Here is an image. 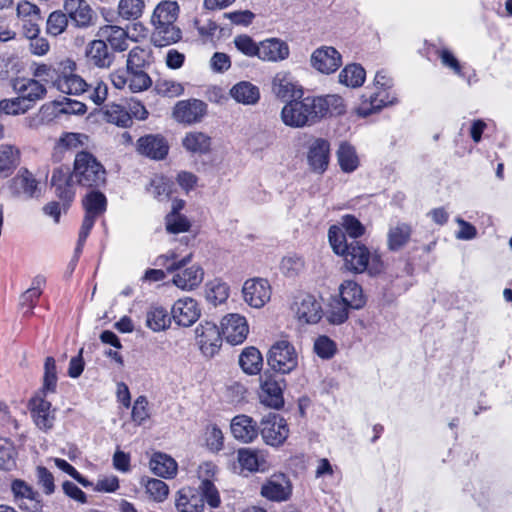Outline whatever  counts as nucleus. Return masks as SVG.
<instances>
[{
	"label": "nucleus",
	"instance_id": "obj_1",
	"mask_svg": "<svg viewBox=\"0 0 512 512\" xmlns=\"http://www.w3.org/2000/svg\"><path fill=\"white\" fill-rule=\"evenodd\" d=\"M346 112L344 100L339 95L302 96L288 101L281 110L282 122L291 128L313 126L326 117Z\"/></svg>",
	"mask_w": 512,
	"mask_h": 512
},
{
	"label": "nucleus",
	"instance_id": "obj_2",
	"mask_svg": "<svg viewBox=\"0 0 512 512\" xmlns=\"http://www.w3.org/2000/svg\"><path fill=\"white\" fill-rule=\"evenodd\" d=\"M215 470V465L209 462L199 466V487L187 486L177 492L175 506L178 512H203L205 502L211 508L220 506V494L212 480Z\"/></svg>",
	"mask_w": 512,
	"mask_h": 512
},
{
	"label": "nucleus",
	"instance_id": "obj_3",
	"mask_svg": "<svg viewBox=\"0 0 512 512\" xmlns=\"http://www.w3.org/2000/svg\"><path fill=\"white\" fill-rule=\"evenodd\" d=\"M73 169L75 181L81 187L99 189L106 184V170L91 152H78Z\"/></svg>",
	"mask_w": 512,
	"mask_h": 512
},
{
	"label": "nucleus",
	"instance_id": "obj_4",
	"mask_svg": "<svg viewBox=\"0 0 512 512\" xmlns=\"http://www.w3.org/2000/svg\"><path fill=\"white\" fill-rule=\"evenodd\" d=\"M374 85L379 89L377 92L365 93L362 95V103L357 108L359 116L368 117L373 113L380 111L383 107L397 103L396 97H390L386 92L393 86L392 79L386 71H378L374 78Z\"/></svg>",
	"mask_w": 512,
	"mask_h": 512
},
{
	"label": "nucleus",
	"instance_id": "obj_5",
	"mask_svg": "<svg viewBox=\"0 0 512 512\" xmlns=\"http://www.w3.org/2000/svg\"><path fill=\"white\" fill-rule=\"evenodd\" d=\"M267 363L275 372L288 374L298 366V354L289 341L279 340L269 349Z\"/></svg>",
	"mask_w": 512,
	"mask_h": 512
},
{
	"label": "nucleus",
	"instance_id": "obj_6",
	"mask_svg": "<svg viewBox=\"0 0 512 512\" xmlns=\"http://www.w3.org/2000/svg\"><path fill=\"white\" fill-rule=\"evenodd\" d=\"M191 258H182L179 262L166 264L168 272L178 271L173 276V283L181 289H193L203 280V268L197 264L186 267Z\"/></svg>",
	"mask_w": 512,
	"mask_h": 512
},
{
	"label": "nucleus",
	"instance_id": "obj_7",
	"mask_svg": "<svg viewBox=\"0 0 512 512\" xmlns=\"http://www.w3.org/2000/svg\"><path fill=\"white\" fill-rule=\"evenodd\" d=\"M259 433L267 445L277 447L288 438L289 428L283 417L271 412L262 418Z\"/></svg>",
	"mask_w": 512,
	"mask_h": 512
},
{
	"label": "nucleus",
	"instance_id": "obj_8",
	"mask_svg": "<svg viewBox=\"0 0 512 512\" xmlns=\"http://www.w3.org/2000/svg\"><path fill=\"white\" fill-rule=\"evenodd\" d=\"M328 239L335 254L338 256H372L369 249L358 240L347 241L346 234L337 225L330 226Z\"/></svg>",
	"mask_w": 512,
	"mask_h": 512
},
{
	"label": "nucleus",
	"instance_id": "obj_9",
	"mask_svg": "<svg viewBox=\"0 0 512 512\" xmlns=\"http://www.w3.org/2000/svg\"><path fill=\"white\" fill-rule=\"evenodd\" d=\"M14 502L26 512H42L43 502L40 493L22 479H15L11 483Z\"/></svg>",
	"mask_w": 512,
	"mask_h": 512
},
{
	"label": "nucleus",
	"instance_id": "obj_10",
	"mask_svg": "<svg viewBox=\"0 0 512 512\" xmlns=\"http://www.w3.org/2000/svg\"><path fill=\"white\" fill-rule=\"evenodd\" d=\"M208 105L196 98L178 101L173 108V118L186 125L199 123L206 116Z\"/></svg>",
	"mask_w": 512,
	"mask_h": 512
},
{
	"label": "nucleus",
	"instance_id": "obj_11",
	"mask_svg": "<svg viewBox=\"0 0 512 512\" xmlns=\"http://www.w3.org/2000/svg\"><path fill=\"white\" fill-rule=\"evenodd\" d=\"M169 149V143L162 134H146L135 144V150L139 155L155 161L164 160Z\"/></svg>",
	"mask_w": 512,
	"mask_h": 512
},
{
	"label": "nucleus",
	"instance_id": "obj_12",
	"mask_svg": "<svg viewBox=\"0 0 512 512\" xmlns=\"http://www.w3.org/2000/svg\"><path fill=\"white\" fill-rule=\"evenodd\" d=\"M61 74L57 79L56 88L65 94L79 95L87 90L88 84L79 75L75 74L76 63L70 59L60 63Z\"/></svg>",
	"mask_w": 512,
	"mask_h": 512
},
{
	"label": "nucleus",
	"instance_id": "obj_13",
	"mask_svg": "<svg viewBox=\"0 0 512 512\" xmlns=\"http://www.w3.org/2000/svg\"><path fill=\"white\" fill-rule=\"evenodd\" d=\"M63 9L69 21L77 28L95 25L98 16L86 0H65Z\"/></svg>",
	"mask_w": 512,
	"mask_h": 512
},
{
	"label": "nucleus",
	"instance_id": "obj_14",
	"mask_svg": "<svg viewBox=\"0 0 512 512\" xmlns=\"http://www.w3.org/2000/svg\"><path fill=\"white\" fill-rule=\"evenodd\" d=\"M272 92L286 103L294 98H302L304 89L290 72H278L272 80Z\"/></svg>",
	"mask_w": 512,
	"mask_h": 512
},
{
	"label": "nucleus",
	"instance_id": "obj_15",
	"mask_svg": "<svg viewBox=\"0 0 512 512\" xmlns=\"http://www.w3.org/2000/svg\"><path fill=\"white\" fill-rule=\"evenodd\" d=\"M311 66L322 74H332L342 65L340 52L332 46H321L311 55Z\"/></svg>",
	"mask_w": 512,
	"mask_h": 512
},
{
	"label": "nucleus",
	"instance_id": "obj_16",
	"mask_svg": "<svg viewBox=\"0 0 512 512\" xmlns=\"http://www.w3.org/2000/svg\"><path fill=\"white\" fill-rule=\"evenodd\" d=\"M45 397L43 394L36 395L29 400L28 404L35 425L42 431L52 429L55 421V409H52L51 402Z\"/></svg>",
	"mask_w": 512,
	"mask_h": 512
},
{
	"label": "nucleus",
	"instance_id": "obj_17",
	"mask_svg": "<svg viewBox=\"0 0 512 512\" xmlns=\"http://www.w3.org/2000/svg\"><path fill=\"white\" fill-rule=\"evenodd\" d=\"M330 162V143L324 138H316L308 147L307 163L316 174H324Z\"/></svg>",
	"mask_w": 512,
	"mask_h": 512
},
{
	"label": "nucleus",
	"instance_id": "obj_18",
	"mask_svg": "<svg viewBox=\"0 0 512 512\" xmlns=\"http://www.w3.org/2000/svg\"><path fill=\"white\" fill-rule=\"evenodd\" d=\"M242 293L245 302L249 306L261 308L270 300L271 288L266 279H249L245 281Z\"/></svg>",
	"mask_w": 512,
	"mask_h": 512
},
{
	"label": "nucleus",
	"instance_id": "obj_19",
	"mask_svg": "<svg viewBox=\"0 0 512 512\" xmlns=\"http://www.w3.org/2000/svg\"><path fill=\"white\" fill-rule=\"evenodd\" d=\"M222 334L232 345L241 344L247 337L249 328L245 317L229 314L221 321Z\"/></svg>",
	"mask_w": 512,
	"mask_h": 512
},
{
	"label": "nucleus",
	"instance_id": "obj_20",
	"mask_svg": "<svg viewBox=\"0 0 512 512\" xmlns=\"http://www.w3.org/2000/svg\"><path fill=\"white\" fill-rule=\"evenodd\" d=\"M171 314L176 324L190 327L199 319L200 309L192 298L179 299L173 304Z\"/></svg>",
	"mask_w": 512,
	"mask_h": 512
},
{
	"label": "nucleus",
	"instance_id": "obj_21",
	"mask_svg": "<svg viewBox=\"0 0 512 512\" xmlns=\"http://www.w3.org/2000/svg\"><path fill=\"white\" fill-rule=\"evenodd\" d=\"M296 315L298 319L306 324H316L323 316L321 302L312 294H301L296 302Z\"/></svg>",
	"mask_w": 512,
	"mask_h": 512
},
{
	"label": "nucleus",
	"instance_id": "obj_22",
	"mask_svg": "<svg viewBox=\"0 0 512 512\" xmlns=\"http://www.w3.org/2000/svg\"><path fill=\"white\" fill-rule=\"evenodd\" d=\"M195 332L203 353L212 356L219 349L222 342L217 324L210 321L201 322Z\"/></svg>",
	"mask_w": 512,
	"mask_h": 512
},
{
	"label": "nucleus",
	"instance_id": "obj_23",
	"mask_svg": "<svg viewBox=\"0 0 512 512\" xmlns=\"http://www.w3.org/2000/svg\"><path fill=\"white\" fill-rule=\"evenodd\" d=\"M291 493V483L284 474L273 475L261 487V495L271 501H286Z\"/></svg>",
	"mask_w": 512,
	"mask_h": 512
},
{
	"label": "nucleus",
	"instance_id": "obj_24",
	"mask_svg": "<svg viewBox=\"0 0 512 512\" xmlns=\"http://www.w3.org/2000/svg\"><path fill=\"white\" fill-rule=\"evenodd\" d=\"M230 428L234 438L243 443H250L259 435L257 422L252 417L244 414L235 416L231 420Z\"/></svg>",
	"mask_w": 512,
	"mask_h": 512
},
{
	"label": "nucleus",
	"instance_id": "obj_25",
	"mask_svg": "<svg viewBox=\"0 0 512 512\" xmlns=\"http://www.w3.org/2000/svg\"><path fill=\"white\" fill-rule=\"evenodd\" d=\"M13 88L26 102V105L31 104V108L36 101L44 98L47 93L45 86L35 79H16Z\"/></svg>",
	"mask_w": 512,
	"mask_h": 512
},
{
	"label": "nucleus",
	"instance_id": "obj_26",
	"mask_svg": "<svg viewBox=\"0 0 512 512\" xmlns=\"http://www.w3.org/2000/svg\"><path fill=\"white\" fill-rule=\"evenodd\" d=\"M86 57L98 68H109L114 61L113 52L109 51L107 43L100 37L88 44Z\"/></svg>",
	"mask_w": 512,
	"mask_h": 512
},
{
	"label": "nucleus",
	"instance_id": "obj_27",
	"mask_svg": "<svg viewBox=\"0 0 512 512\" xmlns=\"http://www.w3.org/2000/svg\"><path fill=\"white\" fill-rule=\"evenodd\" d=\"M343 267L354 273L366 272L369 276H377L384 270L382 258H344Z\"/></svg>",
	"mask_w": 512,
	"mask_h": 512
},
{
	"label": "nucleus",
	"instance_id": "obj_28",
	"mask_svg": "<svg viewBox=\"0 0 512 512\" xmlns=\"http://www.w3.org/2000/svg\"><path fill=\"white\" fill-rule=\"evenodd\" d=\"M340 297L342 303L350 309L359 310L366 304V297L362 287L355 281H345L340 286Z\"/></svg>",
	"mask_w": 512,
	"mask_h": 512
},
{
	"label": "nucleus",
	"instance_id": "obj_29",
	"mask_svg": "<svg viewBox=\"0 0 512 512\" xmlns=\"http://www.w3.org/2000/svg\"><path fill=\"white\" fill-rule=\"evenodd\" d=\"M154 31L151 34V42L155 47H166L177 43L182 38V31L172 24L153 25Z\"/></svg>",
	"mask_w": 512,
	"mask_h": 512
},
{
	"label": "nucleus",
	"instance_id": "obj_30",
	"mask_svg": "<svg viewBox=\"0 0 512 512\" xmlns=\"http://www.w3.org/2000/svg\"><path fill=\"white\" fill-rule=\"evenodd\" d=\"M289 56L288 45L279 39L271 38L260 42L258 58L263 61H280Z\"/></svg>",
	"mask_w": 512,
	"mask_h": 512
},
{
	"label": "nucleus",
	"instance_id": "obj_31",
	"mask_svg": "<svg viewBox=\"0 0 512 512\" xmlns=\"http://www.w3.org/2000/svg\"><path fill=\"white\" fill-rule=\"evenodd\" d=\"M259 398L263 405L273 409H280L284 405L282 388L276 380L271 378L262 382Z\"/></svg>",
	"mask_w": 512,
	"mask_h": 512
},
{
	"label": "nucleus",
	"instance_id": "obj_32",
	"mask_svg": "<svg viewBox=\"0 0 512 512\" xmlns=\"http://www.w3.org/2000/svg\"><path fill=\"white\" fill-rule=\"evenodd\" d=\"M229 95L237 102L243 105H255L260 100V90L258 86L249 81H240L233 85Z\"/></svg>",
	"mask_w": 512,
	"mask_h": 512
},
{
	"label": "nucleus",
	"instance_id": "obj_33",
	"mask_svg": "<svg viewBox=\"0 0 512 512\" xmlns=\"http://www.w3.org/2000/svg\"><path fill=\"white\" fill-rule=\"evenodd\" d=\"M97 36L109 43L114 51L122 52L128 48V34L119 26L105 25L99 29Z\"/></svg>",
	"mask_w": 512,
	"mask_h": 512
},
{
	"label": "nucleus",
	"instance_id": "obj_34",
	"mask_svg": "<svg viewBox=\"0 0 512 512\" xmlns=\"http://www.w3.org/2000/svg\"><path fill=\"white\" fill-rule=\"evenodd\" d=\"M212 139L203 132H188L182 139V146L193 154H207L211 150Z\"/></svg>",
	"mask_w": 512,
	"mask_h": 512
},
{
	"label": "nucleus",
	"instance_id": "obj_35",
	"mask_svg": "<svg viewBox=\"0 0 512 512\" xmlns=\"http://www.w3.org/2000/svg\"><path fill=\"white\" fill-rule=\"evenodd\" d=\"M179 5L176 1H162L154 9L151 17L153 25L172 24L178 18Z\"/></svg>",
	"mask_w": 512,
	"mask_h": 512
},
{
	"label": "nucleus",
	"instance_id": "obj_36",
	"mask_svg": "<svg viewBox=\"0 0 512 512\" xmlns=\"http://www.w3.org/2000/svg\"><path fill=\"white\" fill-rule=\"evenodd\" d=\"M20 162V152L14 146L0 145V178L9 177Z\"/></svg>",
	"mask_w": 512,
	"mask_h": 512
},
{
	"label": "nucleus",
	"instance_id": "obj_37",
	"mask_svg": "<svg viewBox=\"0 0 512 512\" xmlns=\"http://www.w3.org/2000/svg\"><path fill=\"white\" fill-rule=\"evenodd\" d=\"M104 119L111 124L121 128H129L133 124L132 116L125 107L110 103L107 104L103 111Z\"/></svg>",
	"mask_w": 512,
	"mask_h": 512
},
{
	"label": "nucleus",
	"instance_id": "obj_38",
	"mask_svg": "<svg viewBox=\"0 0 512 512\" xmlns=\"http://www.w3.org/2000/svg\"><path fill=\"white\" fill-rule=\"evenodd\" d=\"M239 365L249 375L259 373L263 365L260 351L253 346L245 348L239 356Z\"/></svg>",
	"mask_w": 512,
	"mask_h": 512
},
{
	"label": "nucleus",
	"instance_id": "obj_39",
	"mask_svg": "<svg viewBox=\"0 0 512 512\" xmlns=\"http://www.w3.org/2000/svg\"><path fill=\"white\" fill-rule=\"evenodd\" d=\"M80 133L66 132L56 141L53 152L52 160L54 162H60L63 159V155L66 151L78 148L83 144Z\"/></svg>",
	"mask_w": 512,
	"mask_h": 512
},
{
	"label": "nucleus",
	"instance_id": "obj_40",
	"mask_svg": "<svg viewBox=\"0 0 512 512\" xmlns=\"http://www.w3.org/2000/svg\"><path fill=\"white\" fill-rule=\"evenodd\" d=\"M46 283L43 275H37L32 279L31 286L25 290L19 298V306L21 309L34 308L42 295V288Z\"/></svg>",
	"mask_w": 512,
	"mask_h": 512
},
{
	"label": "nucleus",
	"instance_id": "obj_41",
	"mask_svg": "<svg viewBox=\"0 0 512 512\" xmlns=\"http://www.w3.org/2000/svg\"><path fill=\"white\" fill-rule=\"evenodd\" d=\"M152 472L160 477H173L177 472V463L170 456L163 453H155L150 460Z\"/></svg>",
	"mask_w": 512,
	"mask_h": 512
},
{
	"label": "nucleus",
	"instance_id": "obj_42",
	"mask_svg": "<svg viewBox=\"0 0 512 512\" xmlns=\"http://www.w3.org/2000/svg\"><path fill=\"white\" fill-rule=\"evenodd\" d=\"M171 317L168 311L158 305H152L146 313V326L154 332L167 329L170 326Z\"/></svg>",
	"mask_w": 512,
	"mask_h": 512
},
{
	"label": "nucleus",
	"instance_id": "obj_43",
	"mask_svg": "<svg viewBox=\"0 0 512 512\" xmlns=\"http://www.w3.org/2000/svg\"><path fill=\"white\" fill-rule=\"evenodd\" d=\"M366 78L365 69L357 63L346 65L339 73V82L347 87L357 88L363 85Z\"/></svg>",
	"mask_w": 512,
	"mask_h": 512
},
{
	"label": "nucleus",
	"instance_id": "obj_44",
	"mask_svg": "<svg viewBox=\"0 0 512 512\" xmlns=\"http://www.w3.org/2000/svg\"><path fill=\"white\" fill-rule=\"evenodd\" d=\"M337 160L341 170L345 173H351L359 166L356 150L347 142L340 144L337 150Z\"/></svg>",
	"mask_w": 512,
	"mask_h": 512
},
{
	"label": "nucleus",
	"instance_id": "obj_45",
	"mask_svg": "<svg viewBox=\"0 0 512 512\" xmlns=\"http://www.w3.org/2000/svg\"><path fill=\"white\" fill-rule=\"evenodd\" d=\"M85 213L100 216L107 209V198L99 191L92 189L83 199Z\"/></svg>",
	"mask_w": 512,
	"mask_h": 512
},
{
	"label": "nucleus",
	"instance_id": "obj_46",
	"mask_svg": "<svg viewBox=\"0 0 512 512\" xmlns=\"http://www.w3.org/2000/svg\"><path fill=\"white\" fill-rule=\"evenodd\" d=\"M229 291L230 288L227 283L220 279H214L206 285V299L209 303L217 306L227 300Z\"/></svg>",
	"mask_w": 512,
	"mask_h": 512
},
{
	"label": "nucleus",
	"instance_id": "obj_47",
	"mask_svg": "<svg viewBox=\"0 0 512 512\" xmlns=\"http://www.w3.org/2000/svg\"><path fill=\"white\" fill-rule=\"evenodd\" d=\"M57 381L56 361L52 356H48L44 363V376L41 393L44 396H47L48 393H55Z\"/></svg>",
	"mask_w": 512,
	"mask_h": 512
},
{
	"label": "nucleus",
	"instance_id": "obj_48",
	"mask_svg": "<svg viewBox=\"0 0 512 512\" xmlns=\"http://www.w3.org/2000/svg\"><path fill=\"white\" fill-rule=\"evenodd\" d=\"M411 235V228L407 224H399L391 228L388 233V245L390 250L397 251L407 243Z\"/></svg>",
	"mask_w": 512,
	"mask_h": 512
},
{
	"label": "nucleus",
	"instance_id": "obj_49",
	"mask_svg": "<svg viewBox=\"0 0 512 512\" xmlns=\"http://www.w3.org/2000/svg\"><path fill=\"white\" fill-rule=\"evenodd\" d=\"M13 184L19 187L28 197H34L38 190V182L33 177L32 173L26 168H21L16 177L12 179Z\"/></svg>",
	"mask_w": 512,
	"mask_h": 512
},
{
	"label": "nucleus",
	"instance_id": "obj_50",
	"mask_svg": "<svg viewBox=\"0 0 512 512\" xmlns=\"http://www.w3.org/2000/svg\"><path fill=\"white\" fill-rule=\"evenodd\" d=\"M144 7V0H120L118 11L122 18L135 20L141 17Z\"/></svg>",
	"mask_w": 512,
	"mask_h": 512
},
{
	"label": "nucleus",
	"instance_id": "obj_51",
	"mask_svg": "<svg viewBox=\"0 0 512 512\" xmlns=\"http://www.w3.org/2000/svg\"><path fill=\"white\" fill-rule=\"evenodd\" d=\"M16 466V450L7 438H0V468L11 470Z\"/></svg>",
	"mask_w": 512,
	"mask_h": 512
},
{
	"label": "nucleus",
	"instance_id": "obj_52",
	"mask_svg": "<svg viewBox=\"0 0 512 512\" xmlns=\"http://www.w3.org/2000/svg\"><path fill=\"white\" fill-rule=\"evenodd\" d=\"M69 18L65 11H53L47 19V32L53 36H58L66 29Z\"/></svg>",
	"mask_w": 512,
	"mask_h": 512
},
{
	"label": "nucleus",
	"instance_id": "obj_53",
	"mask_svg": "<svg viewBox=\"0 0 512 512\" xmlns=\"http://www.w3.org/2000/svg\"><path fill=\"white\" fill-rule=\"evenodd\" d=\"M150 185L152 194L158 200L169 198L174 188V182L165 176L154 178Z\"/></svg>",
	"mask_w": 512,
	"mask_h": 512
},
{
	"label": "nucleus",
	"instance_id": "obj_54",
	"mask_svg": "<svg viewBox=\"0 0 512 512\" xmlns=\"http://www.w3.org/2000/svg\"><path fill=\"white\" fill-rule=\"evenodd\" d=\"M341 225L344 233L352 240H357L365 233L364 225L352 214H345L341 217Z\"/></svg>",
	"mask_w": 512,
	"mask_h": 512
},
{
	"label": "nucleus",
	"instance_id": "obj_55",
	"mask_svg": "<svg viewBox=\"0 0 512 512\" xmlns=\"http://www.w3.org/2000/svg\"><path fill=\"white\" fill-rule=\"evenodd\" d=\"M234 44L238 51L248 57H258L260 44L247 34H241L234 38Z\"/></svg>",
	"mask_w": 512,
	"mask_h": 512
},
{
	"label": "nucleus",
	"instance_id": "obj_56",
	"mask_svg": "<svg viewBox=\"0 0 512 512\" xmlns=\"http://www.w3.org/2000/svg\"><path fill=\"white\" fill-rule=\"evenodd\" d=\"M237 459L242 469H246L250 472L259 469V456L256 450L241 448L237 452Z\"/></svg>",
	"mask_w": 512,
	"mask_h": 512
},
{
	"label": "nucleus",
	"instance_id": "obj_57",
	"mask_svg": "<svg viewBox=\"0 0 512 512\" xmlns=\"http://www.w3.org/2000/svg\"><path fill=\"white\" fill-rule=\"evenodd\" d=\"M33 66H35L33 70L34 77L39 78L41 81L46 83L52 82L56 87L57 79L59 78L62 69L60 65L58 69L47 64H33Z\"/></svg>",
	"mask_w": 512,
	"mask_h": 512
},
{
	"label": "nucleus",
	"instance_id": "obj_58",
	"mask_svg": "<svg viewBox=\"0 0 512 512\" xmlns=\"http://www.w3.org/2000/svg\"><path fill=\"white\" fill-rule=\"evenodd\" d=\"M145 488L146 492L157 502H163L169 493L168 485L160 479H148Z\"/></svg>",
	"mask_w": 512,
	"mask_h": 512
},
{
	"label": "nucleus",
	"instance_id": "obj_59",
	"mask_svg": "<svg viewBox=\"0 0 512 512\" xmlns=\"http://www.w3.org/2000/svg\"><path fill=\"white\" fill-rule=\"evenodd\" d=\"M29 109H31V104L26 105L21 96L13 99H4L0 101V112H3L8 115H17L20 113H25Z\"/></svg>",
	"mask_w": 512,
	"mask_h": 512
},
{
	"label": "nucleus",
	"instance_id": "obj_60",
	"mask_svg": "<svg viewBox=\"0 0 512 512\" xmlns=\"http://www.w3.org/2000/svg\"><path fill=\"white\" fill-rule=\"evenodd\" d=\"M314 351L320 358L330 359L335 355L337 347L333 340L328 336L323 335L316 339L314 343Z\"/></svg>",
	"mask_w": 512,
	"mask_h": 512
},
{
	"label": "nucleus",
	"instance_id": "obj_61",
	"mask_svg": "<svg viewBox=\"0 0 512 512\" xmlns=\"http://www.w3.org/2000/svg\"><path fill=\"white\" fill-rule=\"evenodd\" d=\"M131 74L129 79V88L132 92H141L152 85L150 76L143 70L128 71Z\"/></svg>",
	"mask_w": 512,
	"mask_h": 512
},
{
	"label": "nucleus",
	"instance_id": "obj_62",
	"mask_svg": "<svg viewBox=\"0 0 512 512\" xmlns=\"http://www.w3.org/2000/svg\"><path fill=\"white\" fill-rule=\"evenodd\" d=\"M190 226L189 220L182 214L166 216V229L170 233L177 234L187 232Z\"/></svg>",
	"mask_w": 512,
	"mask_h": 512
},
{
	"label": "nucleus",
	"instance_id": "obj_63",
	"mask_svg": "<svg viewBox=\"0 0 512 512\" xmlns=\"http://www.w3.org/2000/svg\"><path fill=\"white\" fill-rule=\"evenodd\" d=\"M37 484L42 487L46 495H51L55 491L54 476L44 466H38L36 468Z\"/></svg>",
	"mask_w": 512,
	"mask_h": 512
},
{
	"label": "nucleus",
	"instance_id": "obj_64",
	"mask_svg": "<svg viewBox=\"0 0 512 512\" xmlns=\"http://www.w3.org/2000/svg\"><path fill=\"white\" fill-rule=\"evenodd\" d=\"M131 416L132 420L138 425H141L149 418L148 400L146 396L141 395L135 400Z\"/></svg>",
	"mask_w": 512,
	"mask_h": 512
}]
</instances>
